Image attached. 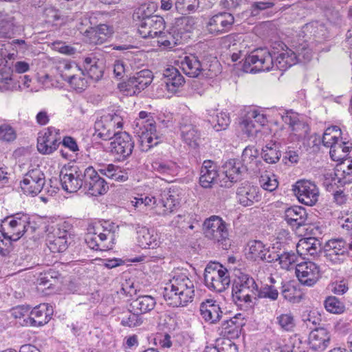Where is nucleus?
<instances>
[{
  "label": "nucleus",
  "instance_id": "nucleus-53",
  "mask_svg": "<svg viewBox=\"0 0 352 352\" xmlns=\"http://www.w3.org/2000/svg\"><path fill=\"white\" fill-rule=\"evenodd\" d=\"M175 9L181 14L194 12L199 7V0H177Z\"/></svg>",
  "mask_w": 352,
  "mask_h": 352
},
{
  "label": "nucleus",
  "instance_id": "nucleus-54",
  "mask_svg": "<svg viewBox=\"0 0 352 352\" xmlns=\"http://www.w3.org/2000/svg\"><path fill=\"white\" fill-rule=\"evenodd\" d=\"M326 309L333 314H341L344 312L345 307L344 304L335 296H329L324 301Z\"/></svg>",
  "mask_w": 352,
  "mask_h": 352
},
{
  "label": "nucleus",
  "instance_id": "nucleus-52",
  "mask_svg": "<svg viewBox=\"0 0 352 352\" xmlns=\"http://www.w3.org/2000/svg\"><path fill=\"white\" fill-rule=\"evenodd\" d=\"M276 322L280 328L287 331H291L295 327L294 316L292 313L282 314L276 317Z\"/></svg>",
  "mask_w": 352,
  "mask_h": 352
},
{
  "label": "nucleus",
  "instance_id": "nucleus-36",
  "mask_svg": "<svg viewBox=\"0 0 352 352\" xmlns=\"http://www.w3.org/2000/svg\"><path fill=\"white\" fill-rule=\"evenodd\" d=\"M307 346L300 337L295 334L285 341L283 346L276 347L273 352H306Z\"/></svg>",
  "mask_w": 352,
  "mask_h": 352
},
{
  "label": "nucleus",
  "instance_id": "nucleus-1",
  "mask_svg": "<svg viewBox=\"0 0 352 352\" xmlns=\"http://www.w3.org/2000/svg\"><path fill=\"white\" fill-rule=\"evenodd\" d=\"M267 48H258L245 56L243 70L245 72L256 73L270 71L274 67L285 71L297 63L296 54L292 50L286 49L275 57Z\"/></svg>",
  "mask_w": 352,
  "mask_h": 352
},
{
  "label": "nucleus",
  "instance_id": "nucleus-3",
  "mask_svg": "<svg viewBox=\"0 0 352 352\" xmlns=\"http://www.w3.org/2000/svg\"><path fill=\"white\" fill-rule=\"evenodd\" d=\"M178 195L174 190L164 189L160 192H156L151 197L141 195L140 197H135L131 203L135 208H144L150 206L155 210L158 215L165 216L174 211L175 208L179 204Z\"/></svg>",
  "mask_w": 352,
  "mask_h": 352
},
{
  "label": "nucleus",
  "instance_id": "nucleus-59",
  "mask_svg": "<svg viewBox=\"0 0 352 352\" xmlns=\"http://www.w3.org/2000/svg\"><path fill=\"white\" fill-rule=\"evenodd\" d=\"M278 296V292L274 286L265 285L261 287V289L258 288L256 300L258 298H268L271 300H276Z\"/></svg>",
  "mask_w": 352,
  "mask_h": 352
},
{
  "label": "nucleus",
  "instance_id": "nucleus-58",
  "mask_svg": "<svg viewBox=\"0 0 352 352\" xmlns=\"http://www.w3.org/2000/svg\"><path fill=\"white\" fill-rule=\"evenodd\" d=\"M69 244L70 241L68 239L54 236L53 240H49L48 247L52 252H63L67 249Z\"/></svg>",
  "mask_w": 352,
  "mask_h": 352
},
{
  "label": "nucleus",
  "instance_id": "nucleus-20",
  "mask_svg": "<svg viewBox=\"0 0 352 352\" xmlns=\"http://www.w3.org/2000/svg\"><path fill=\"white\" fill-rule=\"evenodd\" d=\"M295 272L298 280L305 285H314L320 278L318 266L311 261L302 262L295 267Z\"/></svg>",
  "mask_w": 352,
  "mask_h": 352
},
{
  "label": "nucleus",
  "instance_id": "nucleus-47",
  "mask_svg": "<svg viewBox=\"0 0 352 352\" xmlns=\"http://www.w3.org/2000/svg\"><path fill=\"white\" fill-rule=\"evenodd\" d=\"M320 241L314 237H309L302 239L297 245L298 249L304 250L307 254L314 256L317 254L320 248Z\"/></svg>",
  "mask_w": 352,
  "mask_h": 352
},
{
  "label": "nucleus",
  "instance_id": "nucleus-27",
  "mask_svg": "<svg viewBox=\"0 0 352 352\" xmlns=\"http://www.w3.org/2000/svg\"><path fill=\"white\" fill-rule=\"evenodd\" d=\"M136 241L142 248L154 249L160 245L158 234L153 229L146 227L137 228Z\"/></svg>",
  "mask_w": 352,
  "mask_h": 352
},
{
  "label": "nucleus",
  "instance_id": "nucleus-22",
  "mask_svg": "<svg viewBox=\"0 0 352 352\" xmlns=\"http://www.w3.org/2000/svg\"><path fill=\"white\" fill-rule=\"evenodd\" d=\"M283 121L289 125L293 134L299 139L307 137L309 132V127L302 120H300L297 113L292 110L286 111L281 115Z\"/></svg>",
  "mask_w": 352,
  "mask_h": 352
},
{
  "label": "nucleus",
  "instance_id": "nucleus-55",
  "mask_svg": "<svg viewBox=\"0 0 352 352\" xmlns=\"http://www.w3.org/2000/svg\"><path fill=\"white\" fill-rule=\"evenodd\" d=\"M78 68V65L75 63L72 64L67 61L60 62L57 67L60 76L65 81H67L70 78L72 74H74Z\"/></svg>",
  "mask_w": 352,
  "mask_h": 352
},
{
  "label": "nucleus",
  "instance_id": "nucleus-2",
  "mask_svg": "<svg viewBox=\"0 0 352 352\" xmlns=\"http://www.w3.org/2000/svg\"><path fill=\"white\" fill-rule=\"evenodd\" d=\"M195 287L186 274L175 275L164 288V298L166 303L172 307H184L192 301Z\"/></svg>",
  "mask_w": 352,
  "mask_h": 352
},
{
  "label": "nucleus",
  "instance_id": "nucleus-51",
  "mask_svg": "<svg viewBox=\"0 0 352 352\" xmlns=\"http://www.w3.org/2000/svg\"><path fill=\"white\" fill-rule=\"evenodd\" d=\"M276 255L278 258L274 261H279L281 267L287 270L292 269L298 259V256L294 252H284L281 254L276 252Z\"/></svg>",
  "mask_w": 352,
  "mask_h": 352
},
{
  "label": "nucleus",
  "instance_id": "nucleus-26",
  "mask_svg": "<svg viewBox=\"0 0 352 352\" xmlns=\"http://www.w3.org/2000/svg\"><path fill=\"white\" fill-rule=\"evenodd\" d=\"M179 130L182 139L186 144L193 148L198 146L200 133L189 118L182 119L179 122Z\"/></svg>",
  "mask_w": 352,
  "mask_h": 352
},
{
  "label": "nucleus",
  "instance_id": "nucleus-30",
  "mask_svg": "<svg viewBox=\"0 0 352 352\" xmlns=\"http://www.w3.org/2000/svg\"><path fill=\"white\" fill-rule=\"evenodd\" d=\"M218 176L217 166L210 160L204 162L200 170L199 183L205 188H210Z\"/></svg>",
  "mask_w": 352,
  "mask_h": 352
},
{
  "label": "nucleus",
  "instance_id": "nucleus-15",
  "mask_svg": "<svg viewBox=\"0 0 352 352\" xmlns=\"http://www.w3.org/2000/svg\"><path fill=\"white\" fill-rule=\"evenodd\" d=\"M234 23L233 15L229 12H219L208 20L206 28L209 34L218 36L229 32Z\"/></svg>",
  "mask_w": 352,
  "mask_h": 352
},
{
  "label": "nucleus",
  "instance_id": "nucleus-40",
  "mask_svg": "<svg viewBox=\"0 0 352 352\" xmlns=\"http://www.w3.org/2000/svg\"><path fill=\"white\" fill-rule=\"evenodd\" d=\"M70 87L78 92H82L88 87V79L86 78L84 72L80 69L72 74V76L67 81Z\"/></svg>",
  "mask_w": 352,
  "mask_h": 352
},
{
  "label": "nucleus",
  "instance_id": "nucleus-4",
  "mask_svg": "<svg viewBox=\"0 0 352 352\" xmlns=\"http://www.w3.org/2000/svg\"><path fill=\"white\" fill-rule=\"evenodd\" d=\"M258 285L248 274H241L234 280L232 289L234 302L239 306H251L258 295Z\"/></svg>",
  "mask_w": 352,
  "mask_h": 352
},
{
  "label": "nucleus",
  "instance_id": "nucleus-42",
  "mask_svg": "<svg viewBox=\"0 0 352 352\" xmlns=\"http://www.w3.org/2000/svg\"><path fill=\"white\" fill-rule=\"evenodd\" d=\"M16 87V76L10 67H3L0 70V89L12 90Z\"/></svg>",
  "mask_w": 352,
  "mask_h": 352
},
{
  "label": "nucleus",
  "instance_id": "nucleus-13",
  "mask_svg": "<svg viewBox=\"0 0 352 352\" xmlns=\"http://www.w3.org/2000/svg\"><path fill=\"white\" fill-rule=\"evenodd\" d=\"M111 142V153L119 160H124L132 154L134 148V141L126 132L118 131Z\"/></svg>",
  "mask_w": 352,
  "mask_h": 352
},
{
  "label": "nucleus",
  "instance_id": "nucleus-34",
  "mask_svg": "<svg viewBox=\"0 0 352 352\" xmlns=\"http://www.w3.org/2000/svg\"><path fill=\"white\" fill-rule=\"evenodd\" d=\"M223 172L231 182L241 179V173L245 170L241 162L234 159L226 161L222 166Z\"/></svg>",
  "mask_w": 352,
  "mask_h": 352
},
{
  "label": "nucleus",
  "instance_id": "nucleus-29",
  "mask_svg": "<svg viewBox=\"0 0 352 352\" xmlns=\"http://www.w3.org/2000/svg\"><path fill=\"white\" fill-rule=\"evenodd\" d=\"M307 217L306 210L301 206L291 207L285 212V219L287 222L296 228L305 226L307 223Z\"/></svg>",
  "mask_w": 352,
  "mask_h": 352
},
{
  "label": "nucleus",
  "instance_id": "nucleus-33",
  "mask_svg": "<svg viewBox=\"0 0 352 352\" xmlns=\"http://www.w3.org/2000/svg\"><path fill=\"white\" fill-rule=\"evenodd\" d=\"M156 305L155 299L149 295L140 296L132 300L131 307L132 311L140 314H146L153 310Z\"/></svg>",
  "mask_w": 352,
  "mask_h": 352
},
{
  "label": "nucleus",
  "instance_id": "nucleus-12",
  "mask_svg": "<svg viewBox=\"0 0 352 352\" xmlns=\"http://www.w3.org/2000/svg\"><path fill=\"white\" fill-rule=\"evenodd\" d=\"M45 184V177L43 171L38 168L30 170L21 182V188L26 195L35 196L43 188Z\"/></svg>",
  "mask_w": 352,
  "mask_h": 352
},
{
  "label": "nucleus",
  "instance_id": "nucleus-46",
  "mask_svg": "<svg viewBox=\"0 0 352 352\" xmlns=\"http://www.w3.org/2000/svg\"><path fill=\"white\" fill-rule=\"evenodd\" d=\"M96 236L100 240L99 246L100 251H107L113 248L115 234L111 229L104 228L103 232L96 233Z\"/></svg>",
  "mask_w": 352,
  "mask_h": 352
},
{
  "label": "nucleus",
  "instance_id": "nucleus-64",
  "mask_svg": "<svg viewBox=\"0 0 352 352\" xmlns=\"http://www.w3.org/2000/svg\"><path fill=\"white\" fill-rule=\"evenodd\" d=\"M297 57V63H306L311 60L312 58V52L310 48H309L307 45H303L301 47H299L296 52Z\"/></svg>",
  "mask_w": 352,
  "mask_h": 352
},
{
  "label": "nucleus",
  "instance_id": "nucleus-32",
  "mask_svg": "<svg viewBox=\"0 0 352 352\" xmlns=\"http://www.w3.org/2000/svg\"><path fill=\"white\" fill-rule=\"evenodd\" d=\"M351 148V144L349 142L344 140L342 138L340 141L331 145L329 151L330 157L331 160L335 162H341L342 161H346L347 156Z\"/></svg>",
  "mask_w": 352,
  "mask_h": 352
},
{
  "label": "nucleus",
  "instance_id": "nucleus-18",
  "mask_svg": "<svg viewBox=\"0 0 352 352\" xmlns=\"http://www.w3.org/2000/svg\"><path fill=\"white\" fill-rule=\"evenodd\" d=\"M236 196L239 204L245 207L251 206L261 199L258 188L247 181L237 187Z\"/></svg>",
  "mask_w": 352,
  "mask_h": 352
},
{
  "label": "nucleus",
  "instance_id": "nucleus-9",
  "mask_svg": "<svg viewBox=\"0 0 352 352\" xmlns=\"http://www.w3.org/2000/svg\"><path fill=\"white\" fill-rule=\"evenodd\" d=\"M82 189L85 193L96 197L106 193L109 186L92 166H89L83 170Z\"/></svg>",
  "mask_w": 352,
  "mask_h": 352
},
{
  "label": "nucleus",
  "instance_id": "nucleus-37",
  "mask_svg": "<svg viewBox=\"0 0 352 352\" xmlns=\"http://www.w3.org/2000/svg\"><path fill=\"white\" fill-rule=\"evenodd\" d=\"M184 40V38L182 37L181 33H178L171 27L169 32L162 31V33L158 35L157 43L160 45L172 48L181 44Z\"/></svg>",
  "mask_w": 352,
  "mask_h": 352
},
{
  "label": "nucleus",
  "instance_id": "nucleus-61",
  "mask_svg": "<svg viewBox=\"0 0 352 352\" xmlns=\"http://www.w3.org/2000/svg\"><path fill=\"white\" fill-rule=\"evenodd\" d=\"M84 34L87 37V41L91 44H102L104 41V36L99 34L96 28L90 27L84 32Z\"/></svg>",
  "mask_w": 352,
  "mask_h": 352
},
{
  "label": "nucleus",
  "instance_id": "nucleus-17",
  "mask_svg": "<svg viewBox=\"0 0 352 352\" xmlns=\"http://www.w3.org/2000/svg\"><path fill=\"white\" fill-rule=\"evenodd\" d=\"M58 130L48 127L39 133L37 138V149L43 155H49L56 151L60 144Z\"/></svg>",
  "mask_w": 352,
  "mask_h": 352
},
{
  "label": "nucleus",
  "instance_id": "nucleus-7",
  "mask_svg": "<svg viewBox=\"0 0 352 352\" xmlns=\"http://www.w3.org/2000/svg\"><path fill=\"white\" fill-rule=\"evenodd\" d=\"M3 223L8 222V228L12 233L8 235L3 233L5 239L9 241H16L21 238L25 232L34 233L36 228L30 221V217L28 214L16 213L10 217H8L3 221Z\"/></svg>",
  "mask_w": 352,
  "mask_h": 352
},
{
  "label": "nucleus",
  "instance_id": "nucleus-25",
  "mask_svg": "<svg viewBox=\"0 0 352 352\" xmlns=\"http://www.w3.org/2000/svg\"><path fill=\"white\" fill-rule=\"evenodd\" d=\"M331 338V333L327 329L316 328L309 335V347L313 351H324L329 346Z\"/></svg>",
  "mask_w": 352,
  "mask_h": 352
},
{
  "label": "nucleus",
  "instance_id": "nucleus-16",
  "mask_svg": "<svg viewBox=\"0 0 352 352\" xmlns=\"http://www.w3.org/2000/svg\"><path fill=\"white\" fill-rule=\"evenodd\" d=\"M153 75L151 71L143 69L131 76L122 85L124 91L131 96L139 94L146 88L153 81Z\"/></svg>",
  "mask_w": 352,
  "mask_h": 352
},
{
  "label": "nucleus",
  "instance_id": "nucleus-19",
  "mask_svg": "<svg viewBox=\"0 0 352 352\" xmlns=\"http://www.w3.org/2000/svg\"><path fill=\"white\" fill-rule=\"evenodd\" d=\"M346 253V243L342 239L329 240L325 245L324 256L333 265L343 263Z\"/></svg>",
  "mask_w": 352,
  "mask_h": 352
},
{
  "label": "nucleus",
  "instance_id": "nucleus-28",
  "mask_svg": "<svg viewBox=\"0 0 352 352\" xmlns=\"http://www.w3.org/2000/svg\"><path fill=\"white\" fill-rule=\"evenodd\" d=\"M47 311V306L45 304L35 307L30 312V315L24 319V324L30 327H40L47 324L50 320Z\"/></svg>",
  "mask_w": 352,
  "mask_h": 352
},
{
  "label": "nucleus",
  "instance_id": "nucleus-35",
  "mask_svg": "<svg viewBox=\"0 0 352 352\" xmlns=\"http://www.w3.org/2000/svg\"><path fill=\"white\" fill-rule=\"evenodd\" d=\"M181 67L186 75L195 78L204 70L197 57L193 55L186 56L181 62Z\"/></svg>",
  "mask_w": 352,
  "mask_h": 352
},
{
  "label": "nucleus",
  "instance_id": "nucleus-57",
  "mask_svg": "<svg viewBox=\"0 0 352 352\" xmlns=\"http://www.w3.org/2000/svg\"><path fill=\"white\" fill-rule=\"evenodd\" d=\"M240 127L248 137L253 136L259 131L258 126L254 122V120L249 118L247 115L240 122Z\"/></svg>",
  "mask_w": 352,
  "mask_h": 352
},
{
  "label": "nucleus",
  "instance_id": "nucleus-48",
  "mask_svg": "<svg viewBox=\"0 0 352 352\" xmlns=\"http://www.w3.org/2000/svg\"><path fill=\"white\" fill-rule=\"evenodd\" d=\"M14 17L6 14L0 19V37H10L14 34Z\"/></svg>",
  "mask_w": 352,
  "mask_h": 352
},
{
  "label": "nucleus",
  "instance_id": "nucleus-44",
  "mask_svg": "<svg viewBox=\"0 0 352 352\" xmlns=\"http://www.w3.org/2000/svg\"><path fill=\"white\" fill-rule=\"evenodd\" d=\"M341 130L337 126L329 127L324 131L322 136V144L326 147H331V145L335 144L338 141L342 138Z\"/></svg>",
  "mask_w": 352,
  "mask_h": 352
},
{
  "label": "nucleus",
  "instance_id": "nucleus-45",
  "mask_svg": "<svg viewBox=\"0 0 352 352\" xmlns=\"http://www.w3.org/2000/svg\"><path fill=\"white\" fill-rule=\"evenodd\" d=\"M281 294L285 300L293 303L299 302L303 295L300 289L288 283L283 285Z\"/></svg>",
  "mask_w": 352,
  "mask_h": 352
},
{
  "label": "nucleus",
  "instance_id": "nucleus-56",
  "mask_svg": "<svg viewBox=\"0 0 352 352\" xmlns=\"http://www.w3.org/2000/svg\"><path fill=\"white\" fill-rule=\"evenodd\" d=\"M140 314L136 312H130L128 316H123L121 319V324L124 327H135L140 326L143 320Z\"/></svg>",
  "mask_w": 352,
  "mask_h": 352
},
{
  "label": "nucleus",
  "instance_id": "nucleus-24",
  "mask_svg": "<svg viewBox=\"0 0 352 352\" xmlns=\"http://www.w3.org/2000/svg\"><path fill=\"white\" fill-rule=\"evenodd\" d=\"M60 180L62 188L68 192H76L83 188V171L80 169H72L70 173L60 172Z\"/></svg>",
  "mask_w": 352,
  "mask_h": 352
},
{
  "label": "nucleus",
  "instance_id": "nucleus-50",
  "mask_svg": "<svg viewBox=\"0 0 352 352\" xmlns=\"http://www.w3.org/2000/svg\"><path fill=\"white\" fill-rule=\"evenodd\" d=\"M213 129L216 131H221L226 130L230 123L229 114L226 112H219L212 117L211 120Z\"/></svg>",
  "mask_w": 352,
  "mask_h": 352
},
{
  "label": "nucleus",
  "instance_id": "nucleus-49",
  "mask_svg": "<svg viewBox=\"0 0 352 352\" xmlns=\"http://www.w3.org/2000/svg\"><path fill=\"white\" fill-rule=\"evenodd\" d=\"M261 156L265 162L275 164L280 160L281 154L276 146L266 145L262 149Z\"/></svg>",
  "mask_w": 352,
  "mask_h": 352
},
{
  "label": "nucleus",
  "instance_id": "nucleus-10",
  "mask_svg": "<svg viewBox=\"0 0 352 352\" xmlns=\"http://www.w3.org/2000/svg\"><path fill=\"white\" fill-rule=\"evenodd\" d=\"M293 191L298 200L307 206H314L319 198V189L309 180H299L293 186Z\"/></svg>",
  "mask_w": 352,
  "mask_h": 352
},
{
  "label": "nucleus",
  "instance_id": "nucleus-63",
  "mask_svg": "<svg viewBox=\"0 0 352 352\" xmlns=\"http://www.w3.org/2000/svg\"><path fill=\"white\" fill-rule=\"evenodd\" d=\"M16 138V131L10 125L3 124L0 126V140L5 142H12Z\"/></svg>",
  "mask_w": 352,
  "mask_h": 352
},
{
  "label": "nucleus",
  "instance_id": "nucleus-38",
  "mask_svg": "<svg viewBox=\"0 0 352 352\" xmlns=\"http://www.w3.org/2000/svg\"><path fill=\"white\" fill-rule=\"evenodd\" d=\"M195 23V19L192 16H183L175 19L172 28L178 33H181L182 37L185 39L186 34L192 31Z\"/></svg>",
  "mask_w": 352,
  "mask_h": 352
},
{
  "label": "nucleus",
  "instance_id": "nucleus-6",
  "mask_svg": "<svg viewBox=\"0 0 352 352\" xmlns=\"http://www.w3.org/2000/svg\"><path fill=\"white\" fill-rule=\"evenodd\" d=\"M204 282L209 289L217 292H222L230 285L229 272L220 263H210L204 270Z\"/></svg>",
  "mask_w": 352,
  "mask_h": 352
},
{
  "label": "nucleus",
  "instance_id": "nucleus-31",
  "mask_svg": "<svg viewBox=\"0 0 352 352\" xmlns=\"http://www.w3.org/2000/svg\"><path fill=\"white\" fill-rule=\"evenodd\" d=\"M166 87L168 91L175 93L184 83V78L179 72L173 67L167 68L164 72Z\"/></svg>",
  "mask_w": 352,
  "mask_h": 352
},
{
  "label": "nucleus",
  "instance_id": "nucleus-8",
  "mask_svg": "<svg viewBox=\"0 0 352 352\" xmlns=\"http://www.w3.org/2000/svg\"><path fill=\"white\" fill-rule=\"evenodd\" d=\"M122 127V119L115 113L102 116L94 124L95 134L103 140L112 139L118 133L116 128Z\"/></svg>",
  "mask_w": 352,
  "mask_h": 352
},
{
  "label": "nucleus",
  "instance_id": "nucleus-62",
  "mask_svg": "<svg viewBox=\"0 0 352 352\" xmlns=\"http://www.w3.org/2000/svg\"><path fill=\"white\" fill-rule=\"evenodd\" d=\"M259 182L264 190L270 192L276 190L278 186V182L274 175L272 176L267 175H261Z\"/></svg>",
  "mask_w": 352,
  "mask_h": 352
},
{
  "label": "nucleus",
  "instance_id": "nucleus-5",
  "mask_svg": "<svg viewBox=\"0 0 352 352\" xmlns=\"http://www.w3.org/2000/svg\"><path fill=\"white\" fill-rule=\"evenodd\" d=\"M136 126L140 128L138 133L142 151L147 152L160 142V137L156 131L155 122L151 113L140 111L136 120Z\"/></svg>",
  "mask_w": 352,
  "mask_h": 352
},
{
  "label": "nucleus",
  "instance_id": "nucleus-60",
  "mask_svg": "<svg viewBox=\"0 0 352 352\" xmlns=\"http://www.w3.org/2000/svg\"><path fill=\"white\" fill-rule=\"evenodd\" d=\"M241 327V324L236 323V318L225 319L222 322V331L225 335L238 334Z\"/></svg>",
  "mask_w": 352,
  "mask_h": 352
},
{
  "label": "nucleus",
  "instance_id": "nucleus-11",
  "mask_svg": "<svg viewBox=\"0 0 352 352\" xmlns=\"http://www.w3.org/2000/svg\"><path fill=\"white\" fill-rule=\"evenodd\" d=\"M205 236L215 242H223L228 237L226 223L218 216H212L204 223Z\"/></svg>",
  "mask_w": 352,
  "mask_h": 352
},
{
  "label": "nucleus",
  "instance_id": "nucleus-41",
  "mask_svg": "<svg viewBox=\"0 0 352 352\" xmlns=\"http://www.w3.org/2000/svg\"><path fill=\"white\" fill-rule=\"evenodd\" d=\"M258 151L254 146H249L244 148L241 155V162L245 170H254V166L257 165L258 162Z\"/></svg>",
  "mask_w": 352,
  "mask_h": 352
},
{
  "label": "nucleus",
  "instance_id": "nucleus-23",
  "mask_svg": "<svg viewBox=\"0 0 352 352\" xmlns=\"http://www.w3.org/2000/svg\"><path fill=\"white\" fill-rule=\"evenodd\" d=\"M199 312L201 318L210 324L218 323L223 317L219 304L214 299H206L200 304Z\"/></svg>",
  "mask_w": 352,
  "mask_h": 352
},
{
  "label": "nucleus",
  "instance_id": "nucleus-14",
  "mask_svg": "<svg viewBox=\"0 0 352 352\" xmlns=\"http://www.w3.org/2000/svg\"><path fill=\"white\" fill-rule=\"evenodd\" d=\"M246 256L252 261H262L267 263H272L278 258L274 247L270 249L258 240L250 241L248 243Z\"/></svg>",
  "mask_w": 352,
  "mask_h": 352
},
{
  "label": "nucleus",
  "instance_id": "nucleus-21",
  "mask_svg": "<svg viewBox=\"0 0 352 352\" xmlns=\"http://www.w3.org/2000/svg\"><path fill=\"white\" fill-rule=\"evenodd\" d=\"M138 32L144 38H154L162 33L165 28L164 19L160 16H151L141 23H137Z\"/></svg>",
  "mask_w": 352,
  "mask_h": 352
},
{
  "label": "nucleus",
  "instance_id": "nucleus-43",
  "mask_svg": "<svg viewBox=\"0 0 352 352\" xmlns=\"http://www.w3.org/2000/svg\"><path fill=\"white\" fill-rule=\"evenodd\" d=\"M155 11V6L153 3H144L137 8L133 14V19L137 23H141L151 16H157L154 15Z\"/></svg>",
  "mask_w": 352,
  "mask_h": 352
},
{
  "label": "nucleus",
  "instance_id": "nucleus-39",
  "mask_svg": "<svg viewBox=\"0 0 352 352\" xmlns=\"http://www.w3.org/2000/svg\"><path fill=\"white\" fill-rule=\"evenodd\" d=\"M151 166L155 172L164 176L173 177L178 172L177 165L172 161L155 160Z\"/></svg>",
  "mask_w": 352,
  "mask_h": 352
}]
</instances>
